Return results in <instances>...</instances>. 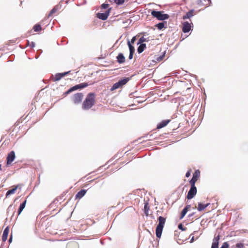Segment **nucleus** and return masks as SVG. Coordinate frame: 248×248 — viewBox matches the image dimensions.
<instances>
[{
    "label": "nucleus",
    "mask_w": 248,
    "mask_h": 248,
    "mask_svg": "<svg viewBox=\"0 0 248 248\" xmlns=\"http://www.w3.org/2000/svg\"><path fill=\"white\" fill-rule=\"evenodd\" d=\"M115 2L117 5H121L124 2V0H115Z\"/></svg>",
    "instance_id": "473e14b6"
},
{
    "label": "nucleus",
    "mask_w": 248,
    "mask_h": 248,
    "mask_svg": "<svg viewBox=\"0 0 248 248\" xmlns=\"http://www.w3.org/2000/svg\"><path fill=\"white\" fill-rule=\"evenodd\" d=\"M187 211H188L187 210V208H184L183 209V210L181 212V215H180V219H183L184 217L185 216V215L187 213Z\"/></svg>",
    "instance_id": "bb28decb"
},
{
    "label": "nucleus",
    "mask_w": 248,
    "mask_h": 248,
    "mask_svg": "<svg viewBox=\"0 0 248 248\" xmlns=\"http://www.w3.org/2000/svg\"><path fill=\"white\" fill-rule=\"evenodd\" d=\"M205 209V204L202 203H198V210L199 211H202Z\"/></svg>",
    "instance_id": "cd10ccee"
},
{
    "label": "nucleus",
    "mask_w": 248,
    "mask_h": 248,
    "mask_svg": "<svg viewBox=\"0 0 248 248\" xmlns=\"http://www.w3.org/2000/svg\"><path fill=\"white\" fill-rule=\"evenodd\" d=\"M9 231V227H6L5 228V229H4L3 234H2V241L5 242L7 240Z\"/></svg>",
    "instance_id": "2eb2a0df"
},
{
    "label": "nucleus",
    "mask_w": 248,
    "mask_h": 248,
    "mask_svg": "<svg viewBox=\"0 0 248 248\" xmlns=\"http://www.w3.org/2000/svg\"><path fill=\"white\" fill-rule=\"evenodd\" d=\"M95 103V94L90 93L87 95L82 104V108L84 110H88L91 108Z\"/></svg>",
    "instance_id": "f257e3e1"
},
{
    "label": "nucleus",
    "mask_w": 248,
    "mask_h": 248,
    "mask_svg": "<svg viewBox=\"0 0 248 248\" xmlns=\"http://www.w3.org/2000/svg\"><path fill=\"white\" fill-rule=\"evenodd\" d=\"M195 10L194 9H191L188 12H186V13L183 16V19L186 20L187 19H189L194 16V12Z\"/></svg>",
    "instance_id": "9b49d317"
},
{
    "label": "nucleus",
    "mask_w": 248,
    "mask_h": 248,
    "mask_svg": "<svg viewBox=\"0 0 248 248\" xmlns=\"http://www.w3.org/2000/svg\"><path fill=\"white\" fill-rule=\"evenodd\" d=\"M178 227L180 230H181L182 231H185L186 229V228L183 227V224L181 223L178 225Z\"/></svg>",
    "instance_id": "e433bc0d"
},
{
    "label": "nucleus",
    "mask_w": 248,
    "mask_h": 248,
    "mask_svg": "<svg viewBox=\"0 0 248 248\" xmlns=\"http://www.w3.org/2000/svg\"><path fill=\"white\" fill-rule=\"evenodd\" d=\"M147 41L148 40H147V38H144L143 36H142L138 40L137 45H138L139 44H144L143 42H147Z\"/></svg>",
    "instance_id": "c85d7f7f"
},
{
    "label": "nucleus",
    "mask_w": 248,
    "mask_h": 248,
    "mask_svg": "<svg viewBox=\"0 0 248 248\" xmlns=\"http://www.w3.org/2000/svg\"><path fill=\"white\" fill-rule=\"evenodd\" d=\"M12 241V235H10V236L9 238L8 242L9 243H11Z\"/></svg>",
    "instance_id": "37998d69"
},
{
    "label": "nucleus",
    "mask_w": 248,
    "mask_h": 248,
    "mask_svg": "<svg viewBox=\"0 0 248 248\" xmlns=\"http://www.w3.org/2000/svg\"><path fill=\"white\" fill-rule=\"evenodd\" d=\"M122 87V86L120 85V83L118 81L117 82L114 83L113 86L111 87L110 90L111 91H113L114 90H116L117 89H118L119 88Z\"/></svg>",
    "instance_id": "393cba45"
},
{
    "label": "nucleus",
    "mask_w": 248,
    "mask_h": 248,
    "mask_svg": "<svg viewBox=\"0 0 248 248\" xmlns=\"http://www.w3.org/2000/svg\"><path fill=\"white\" fill-rule=\"evenodd\" d=\"M182 31L184 33L188 32L193 28V23H189L188 21H185L182 24Z\"/></svg>",
    "instance_id": "423d86ee"
},
{
    "label": "nucleus",
    "mask_w": 248,
    "mask_h": 248,
    "mask_svg": "<svg viewBox=\"0 0 248 248\" xmlns=\"http://www.w3.org/2000/svg\"><path fill=\"white\" fill-rule=\"evenodd\" d=\"M194 236H192L191 240H190V243H192L194 242Z\"/></svg>",
    "instance_id": "3c124183"
},
{
    "label": "nucleus",
    "mask_w": 248,
    "mask_h": 248,
    "mask_svg": "<svg viewBox=\"0 0 248 248\" xmlns=\"http://www.w3.org/2000/svg\"><path fill=\"white\" fill-rule=\"evenodd\" d=\"M194 214H195V213H194V212L192 213L191 214H189V215H188V217H192Z\"/></svg>",
    "instance_id": "09e8293b"
},
{
    "label": "nucleus",
    "mask_w": 248,
    "mask_h": 248,
    "mask_svg": "<svg viewBox=\"0 0 248 248\" xmlns=\"http://www.w3.org/2000/svg\"><path fill=\"white\" fill-rule=\"evenodd\" d=\"M42 53V50L41 49H39L37 51V54H38V55H40Z\"/></svg>",
    "instance_id": "de8ad7c7"
},
{
    "label": "nucleus",
    "mask_w": 248,
    "mask_h": 248,
    "mask_svg": "<svg viewBox=\"0 0 248 248\" xmlns=\"http://www.w3.org/2000/svg\"><path fill=\"white\" fill-rule=\"evenodd\" d=\"M39 55H36V56L35 57V58H36V59H38V57H39Z\"/></svg>",
    "instance_id": "6e6d98bb"
},
{
    "label": "nucleus",
    "mask_w": 248,
    "mask_h": 248,
    "mask_svg": "<svg viewBox=\"0 0 248 248\" xmlns=\"http://www.w3.org/2000/svg\"><path fill=\"white\" fill-rule=\"evenodd\" d=\"M130 80V78H124L123 79H121L118 81L120 83V85L123 86V85L126 84L127 82Z\"/></svg>",
    "instance_id": "412c9836"
},
{
    "label": "nucleus",
    "mask_w": 248,
    "mask_h": 248,
    "mask_svg": "<svg viewBox=\"0 0 248 248\" xmlns=\"http://www.w3.org/2000/svg\"><path fill=\"white\" fill-rule=\"evenodd\" d=\"M30 44V42L29 41H28V45H29Z\"/></svg>",
    "instance_id": "13d9d810"
},
{
    "label": "nucleus",
    "mask_w": 248,
    "mask_h": 248,
    "mask_svg": "<svg viewBox=\"0 0 248 248\" xmlns=\"http://www.w3.org/2000/svg\"><path fill=\"white\" fill-rule=\"evenodd\" d=\"M72 92H72V90L71 89V88H70L66 92H65V93H63V95L64 96H66Z\"/></svg>",
    "instance_id": "58836bf2"
},
{
    "label": "nucleus",
    "mask_w": 248,
    "mask_h": 248,
    "mask_svg": "<svg viewBox=\"0 0 248 248\" xmlns=\"http://www.w3.org/2000/svg\"><path fill=\"white\" fill-rule=\"evenodd\" d=\"M87 190L81 189L78 191L76 195V198L81 199L82 198L86 193Z\"/></svg>",
    "instance_id": "dca6fc26"
},
{
    "label": "nucleus",
    "mask_w": 248,
    "mask_h": 248,
    "mask_svg": "<svg viewBox=\"0 0 248 248\" xmlns=\"http://www.w3.org/2000/svg\"><path fill=\"white\" fill-rule=\"evenodd\" d=\"M70 72V71H67V72H63V76L64 77V76H66V75H68Z\"/></svg>",
    "instance_id": "a18cd8bd"
},
{
    "label": "nucleus",
    "mask_w": 248,
    "mask_h": 248,
    "mask_svg": "<svg viewBox=\"0 0 248 248\" xmlns=\"http://www.w3.org/2000/svg\"><path fill=\"white\" fill-rule=\"evenodd\" d=\"M127 46L129 47V53H133L135 52V47L134 46L131 44L130 41L128 39L127 40Z\"/></svg>",
    "instance_id": "aec40b11"
},
{
    "label": "nucleus",
    "mask_w": 248,
    "mask_h": 248,
    "mask_svg": "<svg viewBox=\"0 0 248 248\" xmlns=\"http://www.w3.org/2000/svg\"><path fill=\"white\" fill-rule=\"evenodd\" d=\"M197 180L194 178H192L189 181V183L190 184L191 186H196L195 183Z\"/></svg>",
    "instance_id": "c756f323"
},
{
    "label": "nucleus",
    "mask_w": 248,
    "mask_h": 248,
    "mask_svg": "<svg viewBox=\"0 0 248 248\" xmlns=\"http://www.w3.org/2000/svg\"><path fill=\"white\" fill-rule=\"evenodd\" d=\"M83 97V94L81 93H78L74 95L72 100L74 104H78L81 103Z\"/></svg>",
    "instance_id": "39448f33"
},
{
    "label": "nucleus",
    "mask_w": 248,
    "mask_h": 248,
    "mask_svg": "<svg viewBox=\"0 0 248 248\" xmlns=\"http://www.w3.org/2000/svg\"><path fill=\"white\" fill-rule=\"evenodd\" d=\"M190 207L191 205H187L185 207V208H187V210H188Z\"/></svg>",
    "instance_id": "8fccbe9b"
},
{
    "label": "nucleus",
    "mask_w": 248,
    "mask_h": 248,
    "mask_svg": "<svg viewBox=\"0 0 248 248\" xmlns=\"http://www.w3.org/2000/svg\"><path fill=\"white\" fill-rule=\"evenodd\" d=\"M59 6L57 5L55 6L50 11V13L48 16V17H50L52 14H54L59 9Z\"/></svg>",
    "instance_id": "4be33fe9"
},
{
    "label": "nucleus",
    "mask_w": 248,
    "mask_h": 248,
    "mask_svg": "<svg viewBox=\"0 0 248 248\" xmlns=\"http://www.w3.org/2000/svg\"><path fill=\"white\" fill-rule=\"evenodd\" d=\"M164 55H163L162 56H159L158 58H157V61L161 60L163 59V58L164 57Z\"/></svg>",
    "instance_id": "c03bdc74"
},
{
    "label": "nucleus",
    "mask_w": 248,
    "mask_h": 248,
    "mask_svg": "<svg viewBox=\"0 0 248 248\" xmlns=\"http://www.w3.org/2000/svg\"><path fill=\"white\" fill-rule=\"evenodd\" d=\"M33 29L35 32H38L42 30V27L40 25L37 24L34 26Z\"/></svg>",
    "instance_id": "a878e982"
},
{
    "label": "nucleus",
    "mask_w": 248,
    "mask_h": 248,
    "mask_svg": "<svg viewBox=\"0 0 248 248\" xmlns=\"http://www.w3.org/2000/svg\"><path fill=\"white\" fill-rule=\"evenodd\" d=\"M210 204V203H207L206 204H205V208L208 207L209 205Z\"/></svg>",
    "instance_id": "603ef678"
},
{
    "label": "nucleus",
    "mask_w": 248,
    "mask_h": 248,
    "mask_svg": "<svg viewBox=\"0 0 248 248\" xmlns=\"http://www.w3.org/2000/svg\"><path fill=\"white\" fill-rule=\"evenodd\" d=\"M200 176V171L199 170H197L194 171V173L193 174L192 177L198 180V179L199 178Z\"/></svg>",
    "instance_id": "b1692460"
},
{
    "label": "nucleus",
    "mask_w": 248,
    "mask_h": 248,
    "mask_svg": "<svg viewBox=\"0 0 248 248\" xmlns=\"http://www.w3.org/2000/svg\"><path fill=\"white\" fill-rule=\"evenodd\" d=\"M229 246V244L228 242H225L223 243L222 245L221 246L220 248H228Z\"/></svg>",
    "instance_id": "c9c22d12"
},
{
    "label": "nucleus",
    "mask_w": 248,
    "mask_h": 248,
    "mask_svg": "<svg viewBox=\"0 0 248 248\" xmlns=\"http://www.w3.org/2000/svg\"><path fill=\"white\" fill-rule=\"evenodd\" d=\"M26 202L27 201L25 200L20 204L19 207L17 211L18 216H19L21 213L23 209L25 208L26 204Z\"/></svg>",
    "instance_id": "a211bd4d"
},
{
    "label": "nucleus",
    "mask_w": 248,
    "mask_h": 248,
    "mask_svg": "<svg viewBox=\"0 0 248 248\" xmlns=\"http://www.w3.org/2000/svg\"><path fill=\"white\" fill-rule=\"evenodd\" d=\"M170 122V120H164L159 123L156 126L157 129H161L166 126Z\"/></svg>",
    "instance_id": "ddd939ff"
},
{
    "label": "nucleus",
    "mask_w": 248,
    "mask_h": 248,
    "mask_svg": "<svg viewBox=\"0 0 248 248\" xmlns=\"http://www.w3.org/2000/svg\"><path fill=\"white\" fill-rule=\"evenodd\" d=\"M220 239V234L218 233L217 235L215 234L214 238L213 240L211 248H218L219 240Z\"/></svg>",
    "instance_id": "9d476101"
},
{
    "label": "nucleus",
    "mask_w": 248,
    "mask_h": 248,
    "mask_svg": "<svg viewBox=\"0 0 248 248\" xmlns=\"http://www.w3.org/2000/svg\"><path fill=\"white\" fill-rule=\"evenodd\" d=\"M236 247L237 248H244V245L242 243H238L236 244Z\"/></svg>",
    "instance_id": "f704fd0d"
},
{
    "label": "nucleus",
    "mask_w": 248,
    "mask_h": 248,
    "mask_svg": "<svg viewBox=\"0 0 248 248\" xmlns=\"http://www.w3.org/2000/svg\"><path fill=\"white\" fill-rule=\"evenodd\" d=\"M163 13V11H156L153 10L151 11V14L158 20L162 21L168 19L170 17L169 15Z\"/></svg>",
    "instance_id": "7ed1b4c3"
},
{
    "label": "nucleus",
    "mask_w": 248,
    "mask_h": 248,
    "mask_svg": "<svg viewBox=\"0 0 248 248\" xmlns=\"http://www.w3.org/2000/svg\"><path fill=\"white\" fill-rule=\"evenodd\" d=\"M35 46V43L33 42H31L30 44V47L31 48H33Z\"/></svg>",
    "instance_id": "79ce46f5"
},
{
    "label": "nucleus",
    "mask_w": 248,
    "mask_h": 248,
    "mask_svg": "<svg viewBox=\"0 0 248 248\" xmlns=\"http://www.w3.org/2000/svg\"><path fill=\"white\" fill-rule=\"evenodd\" d=\"M19 186L20 185H17L15 186L13 188L8 190L6 193V197H8L9 195L14 194Z\"/></svg>",
    "instance_id": "4468645a"
},
{
    "label": "nucleus",
    "mask_w": 248,
    "mask_h": 248,
    "mask_svg": "<svg viewBox=\"0 0 248 248\" xmlns=\"http://www.w3.org/2000/svg\"><path fill=\"white\" fill-rule=\"evenodd\" d=\"M88 86V84L87 82H83L80 83L79 84L76 85L73 87H72L71 89L72 90V92L75 91L78 89H81L83 88H84Z\"/></svg>",
    "instance_id": "1a4fd4ad"
},
{
    "label": "nucleus",
    "mask_w": 248,
    "mask_h": 248,
    "mask_svg": "<svg viewBox=\"0 0 248 248\" xmlns=\"http://www.w3.org/2000/svg\"><path fill=\"white\" fill-rule=\"evenodd\" d=\"M108 5L109 4H108V3H103L101 4V8L102 9H108Z\"/></svg>",
    "instance_id": "72a5a7b5"
},
{
    "label": "nucleus",
    "mask_w": 248,
    "mask_h": 248,
    "mask_svg": "<svg viewBox=\"0 0 248 248\" xmlns=\"http://www.w3.org/2000/svg\"><path fill=\"white\" fill-rule=\"evenodd\" d=\"M110 2H112L114 1L115 2V0H108Z\"/></svg>",
    "instance_id": "5fc2aeb1"
},
{
    "label": "nucleus",
    "mask_w": 248,
    "mask_h": 248,
    "mask_svg": "<svg viewBox=\"0 0 248 248\" xmlns=\"http://www.w3.org/2000/svg\"><path fill=\"white\" fill-rule=\"evenodd\" d=\"M111 10V8H109L104 13H97L96 14V17L99 19L105 20L108 18Z\"/></svg>",
    "instance_id": "20e7f679"
},
{
    "label": "nucleus",
    "mask_w": 248,
    "mask_h": 248,
    "mask_svg": "<svg viewBox=\"0 0 248 248\" xmlns=\"http://www.w3.org/2000/svg\"><path fill=\"white\" fill-rule=\"evenodd\" d=\"M136 40H137V37H136V36H133V37L132 38L131 40V41H130L131 44H134V43H135V42L136 41Z\"/></svg>",
    "instance_id": "ea45409f"
},
{
    "label": "nucleus",
    "mask_w": 248,
    "mask_h": 248,
    "mask_svg": "<svg viewBox=\"0 0 248 248\" xmlns=\"http://www.w3.org/2000/svg\"><path fill=\"white\" fill-rule=\"evenodd\" d=\"M196 3L199 6H203L204 5L202 0H197L196 1Z\"/></svg>",
    "instance_id": "4c0bfd02"
},
{
    "label": "nucleus",
    "mask_w": 248,
    "mask_h": 248,
    "mask_svg": "<svg viewBox=\"0 0 248 248\" xmlns=\"http://www.w3.org/2000/svg\"><path fill=\"white\" fill-rule=\"evenodd\" d=\"M60 74V76H61V77L62 78H63L64 76H63V73H59Z\"/></svg>",
    "instance_id": "864d4df0"
},
{
    "label": "nucleus",
    "mask_w": 248,
    "mask_h": 248,
    "mask_svg": "<svg viewBox=\"0 0 248 248\" xmlns=\"http://www.w3.org/2000/svg\"><path fill=\"white\" fill-rule=\"evenodd\" d=\"M117 62L119 63H123L125 61V58L122 53H119L116 57Z\"/></svg>",
    "instance_id": "f8f14e48"
},
{
    "label": "nucleus",
    "mask_w": 248,
    "mask_h": 248,
    "mask_svg": "<svg viewBox=\"0 0 248 248\" xmlns=\"http://www.w3.org/2000/svg\"><path fill=\"white\" fill-rule=\"evenodd\" d=\"M158 224H157L155 229V234L157 238H160L164 228V224L166 222V218L159 216L158 218Z\"/></svg>",
    "instance_id": "f03ea898"
},
{
    "label": "nucleus",
    "mask_w": 248,
    "mask_h": 248,
    "mask_svg": "<svg viewBox=\"0 0 248 248\" xmlns=\"http://www.w3.org/2000/svg\"><path fill=\"white\" fill-rule=\"evenodd\" d=\"M62 78L61 77L60 74L59 73H57L55 76L54 79L53 80L54 81H57L60 80Z\"/></svg>",
    "instance_id": "7c9ffc66"
},
{
    "label": "nucleus",
    "mask_w": 248,
    "mask_h": 248,
    "mask_svg": "<svg viewBox=\"0 0 248 248\" xmlns=\"http://www.w3.org/2000/svg\"><path fill=\"white\" fill-rule=\"evenodd\" d=\"M149 206L148 205V203L147 202L144 204V212L146 216H148L149 215Z\"/></svg>",
    "instance_id": "5701e85b"
},
{
    "label": "nucleus",
    "mask_w": 248,
    "mask_h": 248,
    "mask_svg": "<svg viewBox=\"0 0 248 248\" xmlns=\"http://www.w3.org/2000/svg\"><path fill=\"white\" fill-rule=\"evenodd\" d=\"M1 164H0V170H1Z\"/></svg>",
    "instance_id": "bf43d9fd"
},
{
    "label": "nucleus",
    "mask_w": 248,
    "mask_h": 248,
    "mask_svg": "<svg viewBox=\"0 0 248 248\" xmlns=\"http://www.w3.org/2000/svg\"><path fill=\"white\" fill-rule=\"evenodd\" d=\"M133 54H134L133 53H129V56H128V58H129V60L132 59V58L133 57Z\"/></svg>",
    "instance_id": "a19ab883"
},
{
    "label": "nucleus",
    "mask_w": 248,
    "mask_h": 248,
    "mask_svg": "<svg viewBox=\"0 0 248 248\" xmlns=\"http://www.w3.org/2000/svg\"><path fill=\"white\" fill-rule=\"evenodd\" d=\"M197 188L196 186H191L190 189L188 191L186 198L188 200H190L194 198L197 193Z\"/></svg>",
    "instance_id": "0eeeda50"
},
{
    "label": "nucleus",
    "mask_w": 248,
    "mask_h": 248,
    "mask_svg": "<svg viewBox=\"0 0 248 248\" xmlns=\"http://www.w3.org/2000/svg\"><path fill=\"white\" fill-rule=\"evenodd\" d=\"M167 23L166 21H163L158 23L155 25V26L158 30H161L163 28H166L167 27Z\"/></svg>",
    "instance_id": "f3484780"
},
{
    "label": "nucleus",
    "mask_w": 248,
    "mask_h": 248,
    "mask_svg": "<svg viewBox=\"0 0 248 248\" xmlns=\"http://www.w3.org/2000/svg\"><path fill=\"white\" fill-rule=\"evenodd\" d=\"M69 0H65L66 3H67Z\"/></svg>",
    "instance_id": "4d7b16f0"
},
{
    "label": "nucleus",
    "mask_w": 248,
    "mask_h": 248,
    "mask_svg": "<svg viewBox=\"0 0 248 248\" xmlns=\"http://www.w3.org/2000/svg\"><path fill=\"white\" fill-rule=\"evenodd\" d=\"M139 46L137 48L138 52L140 54L141 53L146 47V45L145 44H139Z\"/></svg>",
    "instance_id": "6ab92c4d"
},
{
    "label": "nucleus",
    "mask_w": 248,
    "mask_h": 248,
    "mask_svg": "<svg viewBox=\"0 0 248 248\" xmlns=\"http://www.w3.org/2000/svg\"><path fill=\"white\" fill-rule=\"evenodd\" d=\"M190 175V172L189 171H188L186 174V177H188Z\"/></svg>",
    "instance_id": "49530a36"
},
{
    "label": "nucleus",
    "mask_w": 248,
    "mask_h": 248,
    "mask_svg": "<svg viewBox=\"0 0 248 248\" xmlns=\"http://www.w3.org/2000/svg\"><path fill=\"white\" fill-rule=\"evenodd\" d=\"M13 210H14V213L15 212L14 206H13V204L10 205L7 209V212L9 213L10 211H13Z\"/></svg>",
    "instance_id": "2f4dec72"
},
{
    "label": "nucleus",
    "mask_w": 248,
    "mask_h": 248,
    "mask_svg": "<svg viewBox=\"0 0 248 248\" xmlns=\"http://www.w3.org/2000/svg\"><path fill=\"white\" fill-rule=\"evenodd\" d=\"M16 157L15 153L14 151H11L7 156V165L11 164Z\"/></svg>",
    "instance_id": "6e6552de"
}]
</instances>
